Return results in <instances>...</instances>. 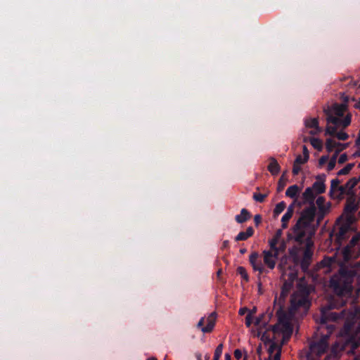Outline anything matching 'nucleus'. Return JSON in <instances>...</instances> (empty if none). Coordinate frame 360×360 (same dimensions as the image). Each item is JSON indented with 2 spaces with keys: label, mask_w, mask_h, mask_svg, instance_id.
<instances>
[{
  "label": "nucleus",
  "mask_w": 360,
  "mask_h": 360,
  "mask_svg": "<svg viewBox=\"0 0 360 360\" xmlns=\"http://www.w3.org/2000/svg\"><path fill=\"white\" fill-rule=\"evenodd\" d=\"M333 308L334 307L333 304H330L328 306L323 307L321 309L319 330H326V333H323L318 341L311 343L309 347L311 354H314L318 356H321L326 352L328 348V338L335 328L333 323H329V321H336L345 318L344 310L338 313L332 311Z\"/></svg>",
  "instance_id": "nucleus-1"
},
{
  "label": "nucleus",
  "mask_w": 360,
  "mask_h": 360,
  "mask_svg": "<svg viewBox=\"0 0 360 360\" xmlns=\"http://www.w3.org/2000/svg\"><path fill=\"white\" fill-rule=\"evenodd\" d=\"M347 110V105L338 103L333 104L331 108H324L323 112L326 116L327 123L341 127L343 129L347 128L350 125L352 120L351 113L348 112L345 115Z\"/></svg>",
  "instance_id": "nucleus-2"
},
{
  "label": "nucleus",
  "mask_w": 360,
  "mask_h": 360,
  "mask_svg": "<svg viewBox=\"0 0 360 360\" xmlns=\"http://www.w3.org/2000/svg\"><path fill=\"white\" fill-rule=\"evenodd\" d=\"M316 214L315 205H309L303 210L300 217L293 226L292 231L296 242L302 243L306 236V229L314 221Z\"/></svg>",
  "instance_id": "nucleus-3"
},
{
  "label": "nucleus",
  "mask_w": 360,
  "mask_h": 360,
  "mask_svg": "<svg viewBox=\"0 0 360 360\" xmlns=\"http://www.w3.org/2000/svg\"><path fill=\"white\" fill-rule=\"evenodd\" d=\"M271 314H262L259 316H258L255 321V325L258 327L263 326V328H260L261 330L265 329L263 336H264V333L269 329H271L274 335L278 333H282L283 340H288L293 331V328L291 323H277L274 326H269L268 328H266L268 324L267 321L266 320V317L267 316L269 319H271ZM259 333H262L260 331Z\"/></svg>",
  "instance_id": "nucleus-4"
},
{
  "label": "nucleus",
  "mask_w": 360,
  "mask_h": 360,
  "mask_svg": "<svg viewBox=\"0 0 360 360\" xmlns=\"http://www.w3.org/2000/svg\"><path fill=\"white\" fill-rule=\"evenodd\" d=\"M345 336L342 339L340 349L347 353L354 352L360 346V324L354 329L349 323L344 326Z\"/></svg>",
  "instance_id": "nucleus-5"
},
{
  "label": "nucleus",
  "mask_w": 360,
  "mask_h": 360,
  "mask_svg": "<svg viewBox=\"0 0 360 360\" xmlns=\"http://www.w3.org/2000/svg\"><path fill=\"white\" fill-rule=\"evenodd\" d=\"M311 302L307 292H295L290 297V310L295 311L302 308L305 310L309 309Z\"/></svg>",
  "instance_id": "nucleus-6"
},
{
  "label": "nucleus",
  "mask_w": 360,
  "mask_h": 360,
  "mask_svg": "<svg viewBox=\"0 0 360 360\" xmlns=\"http://www.w3.org/2000/svg\"><path fill=\"white\" fill-rule=\"evenodd\" d=\"M359 202L356 201L354 195H352L347 199L343 214L346 216L348 221H352L353 214L358 210Z\"/></svg>",
  "instance_id": "nucleus-7"
},
{
  "label": "nucleus",
  "mask_w": 360,
  "mask_h": 360,
  "mask_svg": "<svg viewBox=\"0 0 360 360\" xmlns=\"http://www.w3.org/2000/svg\"><path fill=\"white\" fill-rule=\"evenodd\" d=\"M330 285L338 295H345L351 291L350 284L345 281H342L341 279L331 278Z\"/></svg>",
  "instance_id": "nucleus-8"
},
{
  "label": "nucleus",
  "mask_w": 360,
  "mask_h": 360,
  "mask_svg": "<svg viewBox=\"0 0 360 360\" xmlns=\"http://www.w3.org/2000/svg\"><path fill=\"white\" fill-rule=\"evenodd\" d=\"M259 255L257 252H253L251 253L249 257V262L250 265L255 271L260 272V274L264 272L268 273V271L265 269L261 259H259Z\"/></svg>",
  "instance_id": "nucleus-9"
},
{
  "label": "nucleus",
  "mask_w": 360,
  "mask_h": 360,
  "mask_svg": "<svg viewBox=\"0 0 360 360\" xmlns=\"http://www.w3.org/2000/svg\"><path fill=\"white\" fill-rule=\"evenodd\" d=\"M278 308L276 311L278 316V323H290L292 316L295 314L293 311L289 309V312L283 309L284 304H278Z\"/></svg>",
  "instance_id": "nucleus-10"
},
{
  "label": "nucleus",
  "mask_w": 360,
  "mask_h": 360,
  "mask_svg": "<svg viewBox=\"0 0 360 360\" xmlns=\"http://www.w3.org/2000/svg\"><path fill=\"white\" fill-rule=\"evenodd\" d=\"M215 320H216V314H215V313H212L207 319L206 326L202 327V326L205 323V319L201 318L198 323V327L200 328L201 330L203 333H210L214 327Z\"/></svg>",
  "instance_id": "nucleus-11"
},
{
  "label": "nucleus",
  "mask_w": 360,
  "mask_h": 360,
  "mask_svg": "<svg viewBox=\"0 0 360 360\" xmlns=\"http://www.w3.org/2000/svg\"><path fill=\"white\" fill-rule=\"evenodd\" d=\"M326 179V176L324 174H319L316 176V181L313 184L312 190L316 192V194H322L326 192V184L325 181Z\"/></svg>",
  "instance_id": "nucleus-12"
},
{
  "label": "nucleus",
  "mask_w": 360,
  "mask_h": 360,
  "mask_svg": "<svg viewBox=\"0 0 360 360\" xmlns=\"http://www.w3.org/2000/svg\"><path fill=\"white\" fill-rule=\"evenodd\" d=\"M293 287L292 281H285L282 287L280 296L278 300V304H284L285 298Z\"/></svg>",
  "instance_id": "nucleus-13"
},
{
  "label": "nucleus",
  "mask_w": 360,
  "mask_h": 360,
  "mask_svg": "<svg viewBox=\"0 0 360 360\" xmlns=\"http://www.w3.org/2000/svg\"><path fill=\"white\" fill-rule=\"evenodd\" d=\"M313 252L309 248H306L303 252V257L300 262L302 269L305 271L308 269L312 258Z\"/></svg>",
  "instance_id": "nucleus-14"
},
{
  "label": "nucleus",
  "mask_w": 360,
  "mask_h": 360,
  "mask_svg": "<svg viewBox=\"0 0 360 360\" xmlns=\"http://www.w3.org/2000/svg\"><path fill=\"white\" fill-rule=\"evenodd\" d=\"M264 264L270 269L275 268L276 260L272 257L271 253L265 250L262 252Z\"/></svg>",
  "instance_id": "nucleus-15"
},
{
  "label": "nucleus",
  "mask_w": 360,
  "mask_h": 360,
  "mask_svg": "<svg viewBox=\"0 0 360 360\" xmlns=\"http://www.w3.org/2000/svg\"><path fill=\"white\" fill-rule=\"evenodd\" d=\"M302 198L304 203H308L309 205H315L314 200L316 195L312 190V188L307 187L302 193Z\"/></svg>",
  "instance_id": "nucleus-16"
},
{
  "label": "nucleus",
  "mask_w": 360,
  "mask_h": 360,
  "mask_svg": "<svg viewBox=\"0 0 360 360\" xmlns=\"http://www.w3.org/2000/svg\"><path fill=\"white\" fill-rule=\"evenodd\" d=\"M316 205L318 207V210L323 212L324 211L329 212L330 208V203H326V199L323 196H319L316 200Z\"/></svg>",
  "instance_id": "nucleus-17"
},
{
  "label": "nucleus",
  "mask_w": 360,
  "mask_h": 360,
  "mask_svg": "<svg viewBox=\"0 0 360 360\" xmlns=\"http://www.w3.org/2000/svg\"><path fill=\"white\" fill-rule=\"evenodd\" d=\"M305 126L308 128H314L316 129L315 131H311L310 134L312 135L316 134L321 131V129L319 127V121L316 118H310L305 120Z\"/></svg>",
  "instance_id": "nucleus-18"
},
{
  "label": "nucleus",
  "mask_w": 360,
  "mask_h": 360,
  "mask_svg": "<svg viewBox=\"0 0 360 360\" xmlns=\"http://www.w3.org/2000/svg\"><path fill=\"white\" fill-rule=\"evenodd\" d=\"M293 212V204H292L288 207L287 212L282 217L281 222L283 229H286L288 227V222L291 219Z\"/></svg>",
  "instance_id": "nucleus-19"
},
{
  "label": "nucleus",
  "mask_w": 360,
  "mask_h": 360,
  "mask_svg": "<svg viewBox=\"0 0 360 360\" xmlns=\"http://www.w3.org/2000/svg\"><path fill=\"white\" fill-rule=\"evenodd\" d=\"M254 234V229L249 226L245 231H240L235 238L236 241L246 240Z\"/></svg>",
  "instance_id": "nucleus-20"
},
{
  "label": "nucleus",
  "mask_w": 360,
  "mask_h": 360,
  "mask_svg": "<svg viewBox=\"0 0 360 360\" xmlns=\"http://www.w3.org/2000/svg\"><path fill=\"white\" fill-rule=\"evenodd\" d=\"M282 234V230L278 229L273 238L269 240V245L271 249H276V246L280 243Z\"/></svg>",
  "instance_id": "nucleus-21"
},
{
  "label": "nucleus",
  "mask_w": 360,
  "mask_h": 360,
  "mask_svg": "<svg viewBox=\"0 0 360 360\" xmlns=\"http://www.w3.org/2000/svg\"><path fill=\"white\" fill-rule=\"evenodd\" d=\"M281 169L277 160L274 158H270V162L268 165V170L272 175H277Z\"/></svg>",
  "instance_id": "nucleus-22"
},
{
  "label": "nucleus",
  "mask_w": 360,
  "mask_h": 360,
  "mask_svg": "<svg viewBox=\"0 0 360 360\" xmlns=\"http://www.w3.org/2000/svg\"><path fill=\"white\" fill-rule=\"evenodd\" d=\"M250 217L251 214L250 212L247 209L243 208L240 211V214H237L235 217V219L238 224H243L248 221L250 218Z\"/></svg>",
  "instance_id": "nucleus-23"
},
{
  "label": "nucleus",
  "mask_w": 360,
  "mask_h": 360,
  "mask_svg": "<svg viewBox=\"0 0 360 360\" xmlns=\"http://www.w3.org/2000/svg\"><path fill=\"white\" fill-rule=\"evenodd\" d=\"M300 191V189L299 186L297 184H294L287 188L285 195L291 198H297Z\"/></svg>",
  "instance_id": "nucleus-24"
},
{
  "label": "nucleus",
  "mask_w": 360,
  "mask_h": 360,
  "mask_svg": "<svg viewBox=\"0 0 360 360\" xmlns=\"http://www.w3.org/2000/svg\"><path fill=\"white\" fill-rule=\"evenodd\" d=\"M346 146H347V144H342L339 142H336L332 139H328L326 141V148L329 153L332 152L333 149L338 146L345 147Z\"/></svg>",
  "instance_id": "nucleus-25"
},
{
  "label": "nucleus",
  "mask_w": 360,
  "mask_h": 360,
  "mask_svg": "<svg viewBox=\"0 0 360 360\" xmlns=\"http://www.w3.org/2000/svg\"><path fill=\"white\" fill-rule=\"evenodd\" d=\"M341 183L340 180L338 179H334L330 181V188L329 191V195L331 198L335 199V193L337 192L338 187L340 186V184Z\"/></svg>",
  "instance_id": "nucleus-26"
},
{
  "label": "nucleus",
  "mask_w": 360,
  "mask_h": 360,
  "mask_svg": "<svg viewBox=\"0 0 360 360\" xmlns=\"http://www.w3.org/2000/svg\"><path fill=\"white\" fill-rule=\"evenodd\" d=\"M288 181V178L285 175V172H283L282 175L281 176L277 186V191L281 192L285 188L286 183Z\"/></svg>",
  "instance_id": "nucleus-27"
},
{
  "label": "nucleus",
  "mask_w": 360,
  "mask_h": 360,
  "mask_svg": "<svg viewBox=\"0 0 360 360\" xmlns=\"http://www.w3.org/2000/svg\"><path fill=\"white\" fill-rule=\"evenodd\" d=\"M286 207L285 202L284 201H281L278 202L274 210V217H278L281 213H282Z\"/></svg>",
  "instance_id": "nucleus-28"
},
{
  "label": "nucleus",
  "mask_w": 360,
  "mask_h": 360,
  "mask_svg": "<svg viewBox=\"0 0 360 360\" xmlns=\"http://www.w3.org/2000/svg\"><path fill=\"white\" fill-rule=\"evenodd\" d=\"M309 141L314 148L317 149L319 151L322 150L323 142L321 139L312 137L309 139Z\"/></svg>",
  "instance_id": "nucleus-29"
},
{
  "label": "nucleus",
  "mask_w": 360,
  "mask_h": 360,
  "mask_svg": "<svg viewBox=\"0 0 360 360\" xmlns=\"http://www.w3.org/2000/svg\"><path fill=\"white\" fill-rule=\"evenodd\" d=\"M337 192H338V193L336 194V193H335V198H341L345 194H350V191L347 188L345 187V185L340 186Z\"/></svg>",
  "instance_id": "nucleus-30"
},
{
  "label": "nucleus",
  "mask_w": 360,
  "mask_h": 360,
  "mask_svg": "<svg viewBox=\"0 0 360 360\" xmlns=\"http://www.w3.org/2000/svg\"><path fill=\"white\" fill-rule=\"evenodd\" d=\"M359 182V179H357L356 177H353L350 179L345 184V187L347 188L350 193L352 191V189L357 185Z\"/></svg>",
  "instance_id": "nucleus-31"
},
{
  "label": "nucleus",
  "mask_w": 360,
  "mask_h": 360,
  "mask_svg": "<svg viewBox=\"0 0 360 360\" xmlns=\"http://www.w3.org/2000/svg\"><path fill=\"white\" fill-rule=\"evenodd\" d=\"M354 165L353 163L347 164L345 167H343L342 169L338 172V176L346 175L349 174L350 171L352 169Z\"/></svg>",
  "instance_id": "nucleus-32"
},
{
  "label": "nucleus",
  "mask_w": 360,
  "mask_h": 360,
  "mask_svg": "<svg viewBox=\"0 0 360 360\" xmlns=\"http://www.w3.org/2000/svg\"><path fill=\"white\" fill-rule=\"evenodd\" d=\"M237 273L240 275L242 278L246 282L249 281V276L246 269L243 266H238L236 270Z\"/></svg>",
  "instance_id": "nucleus-33"
},
{
  "label": "nucleus",
  "mask_w": 360,
  "mask_h": 360,
  "mask_svg": "<svg viewBox=\"0 0 360 360\" xmlns=\"http://www.w3.org/2000/svg\"><path fill=\"white\" fill-rule=\"evenodd\" d=\"M338 126H327L325 131L326 135L336 136Z\"/></svg>",
  "instance_id": "nucleus-34"
},
{
  "label": "nucleus",
  "mask_w": 360,
  "mask_h": 360,
  "mask_svg": "<svg viewBox=\"0 0 360 360\" xmlns=\"http://www.w3.org/2000/svg\"><path fill=\"white\" fill-rule=\"evenodd\" d=\"M222 349L223 345L219 344L215 349L213 360H219L222 354Z\"/></svg>",
  "instance_id": "nucleus-35"
},
{
  "label": "nucleus",
  "mask_w": 360,
  "mask_h": 360,
  "mask_svg": "<svg viewBox=\"0 0 360 360\" xmlns=\"http://www.w3.org/2000/svg\"><path fill=\"white\" fill-rule=\"evenodd\" d=\"M266 197L267 194H262L258 193H254L252 196L253 199L259 202H263Z\"/></svg>",
  "instance_id": "nucleus-36"
},
{
  "label": "nucleus",
  "mask_w": 360,
  "mask_h": 360,
  "mask_svg": "<svg viewBox=\"0 0 360 360\" xmlns=\"http://www.w3.org/2000/svg\"><path fill=\"white\" fill-rule=\"evenodd\" d=\"M290 256L293 259L295 263H297L299 257L297 255V249L295 248H290L288 250Z\"/></svg>",
  "instance_id": "nucleus-37"
},
{
  "label": "nucleus",
  "mask_w": 360,
  "mask_h": 360,
  "mask_svg": "<svg viewBox=\"0 0 360 360\" xmlns=\"http://www.w3.org/2000/svg\"><path fill=\"white\" fill-rule=\"evenodd\" d=\"M339 140H341V141H346L347 139H348L349 138V135L346 133V132H344V131H339V132H337L336 134V136H335Z\"/></svg>",
  "instance_id": "nucleus-38"
},
{
  "label": "nucleus",
  "mask_w": 360,
  "mask_h": 360,
  "mask_svg": "<svg viewBox=\"0 0 360 360\" xmlns=\"http://www.w3.org/2000/svg\"><path fill=\"white\" fill-rule=\"evenodd\" d=\"M328 211H324L323 212H321V211L318 210L317 213V224L319 225L321 221L323 219L326 214L328 213Z\"/></svg>",
  "instance_id": "nucleus-39"
},
{
  "label": "nucleus",
  "mask_w": 360,
  "mask_h": 360,
  "mask_svg": "<svg viewBox=\"0 0 360 360\" xmlns=\"http://www.w3.org/2000/svg\"><path fill=\"white\" fill-rule=\"evenodd\" d=\"M267 251L270 252L271 253L272 257H274L276 260L278 259L279 254L281 253L280 251L277 249V246H276V249H269Z\"/></svg>",
  "instance_id": "nucleus-40"
},
{
  "label": "nucleus",
  "mask_w": 360,
  "mask_h": 360,
  "mask_svg": "<svg viewBox=\"0 0 360 360\" xmlns=\"http://www.w3.org/2000/svg\"><path fill=\"white\" fill-rule=\"evenodd\" d=\"M328 155H323L321 156L319 160V166L322 167L324 165L328 160Z\"/></svg>",
  "instance_id": "nucleus-41"
},
{
  "label": "nucleus",
  "mask_w": 360,
  "mask_h": 360,
  "mask_svg": "<svg viewBox=\"0 0 360 360\" xmlns=\"http://www.w3.org/2000/svg\"><path fill=\"white\" fill-rule=\"evenodd\" d=\"M307 161H304V157H302L301 155H299L296 157L295 161H294V163L297 164V165H303L304 164L305 162H307Z\"/></svg>",
  "instance_id": "nucleus-42"
},
{
  "label": "nucleus",
  "mask_w": 360,
  "mask_h": 360,
  "mask_svg": "<svg viewBox=\"0 0 360 360\" xmlns=\"http://www.w3.org/2000/svg\"><path fill=\"white\" fill-rule=\"evenodd\" d=\"M303 157L304 161H308L309 158V153L306 146H303L302 147Z\"/></svg>",
  "instance_id": "nucleus-43"
},
{
  "label": "nucleus",
  "mask_w": 360,
  "mask_h": 360,
  "mask_svg": "<svg viewBox=\"0 0 360 360\" xmlns=\"http://www.w3.org/2000/svg\"><path fill=\"white\" fill-rule=\"evenodd\" d=\"M300 170H301L300 165L293 163V167H292L293 175H297L299 174V172H300Z\"/></svg>",
  "instance_id": "nucleus-44"
},
{
  "label": "nucleus",
  "mask_w": 360,
  "mask_h": 360,
  "mask_svg": "<svg viewBox=\"0 0 360 360\" xmlns=\"http://www.w3.org/2000/svg\"><path fill=\"white\" fill-rule=\"evenodd\" d=\"M277 245V249L280 251V252H283L285 251L286 245L284 240H281V243Z\"/></svg>",
  "instance_id": "nucleus-45"
},
{
  "label": "nucleus",
  "mask_w": 360,
  "mask_h": 360,
  "mask_svg": "<svg viewBox=\"0 0 360 360\" xmlns=\"http://www.w3.org/2000/svg\"><path fill=\"white\" fill-rule=\"evenodd\" d=\"M348 159V157L346 153L342 154L338 159V163L339 164H343L345 163Z\"/></svg>",
  "instance_id": "nucleus-46"
},
{
  "label": "nucleus",
  "mask_w": 360,
  "mask_h": 360,
  "mask_svg": "<svg viewBox=\"0 0 360 360\" xmlns=\"http://www.w3.org/2000/svg\"><path fill=\"white\" fill-rule=\"evenodd\" d=\"M252 323V316H251V314H247L246 317H245V325L247 326V327H250Z\"/></svg>",
  "instance_id": "nucleus-47"
},
{
  "label": "nucleus",
  "mask_w": 360,
  "mask_h": 360,
  "mask_svg": "<svg viewBox=\"0 0 360 360\" xmlns=\"http://www.w3.org/2000/svg\"><path fill=\"white\" fill-rule=\"evenodd\" d=\"M254 222L256 226H258L262 222V217L260 214H256L254 217Z\"/></svg>",
  "instance_id": "nucleus-48"
},
{
  "label": "nucleus",
  "mask_w": 360,
  "mask_h": 360,
  "mask_svg": "<svg viewBox=\"0 0 360 360\" xmlns=\"http://www.w3.org/2000/svg\"><path fill=\"white\" fill-rule=\"evenodd\" d=\"M336 162H334V160H330L327 166L328 171L333 170L335 167Z\"/></svg>",
  "instance_id": "nucleus-49"
},
{
  "label": "nucleus",
  "mask_w": 360,
  "mask_h": 360,
  "mask_svg": "<svg viewBox=\"0 0 360 360\" xmlns=\"http://www.w3.org/2000/svg\"><path fill=\"white\" fill-rule=\"evenodd\" d=\"M234 356L236 359L239 360L242 357V352L239 349L234 351Z\"/></svg>",
  "instance_id": "nucleus-50"
},
{
  "label": "nucleus",
  "mask_w": 360,
  "mask_h": 360,
  "mask_svg": "<svg viewBox=\"0 0 360 360\" xmlns=\"http://www.w3.org/2000/svg\"><path fill=\"white\" fill-rule=\"evenodd\" d=\"M345 147H342V148L340 149H337L335 153H334V155L331 157L330 160H334V162H336L337 161V158H338V155L339 154V153Z\"/></svg>",
  "instance_id": "nucleus-51"
},
{
  "label": "nucleus",
  "mask_w": 360,
  "mask_h": 360,
  "mask_svg": "<svg viewBox=\"0 0 360 360\" xmlns=\"http://www.w3.org/2000/svg\"><path fill=\"white\" fill-rule=\"evenodd\" d=\"M281 359V349L275 354L274 356V360H280Z\"/></svg>",
  "instance_id": "nucleus-52"
},
{
  "label": "nucleus",
  "mask_w": 360,
  "mask_h": 360,
  "mask_svg": "<svg viewBox=\"0 0 360 360\" xmlns=\"http://www.w3.org/2000/svg\"><path fill=\"white\" fill-rule=\"evenodd\" d=\"M246 312H248V309L246 307L240 308L239 310L240 315H244Z\"/></svg>",
  "instance_id": "nucleus-53"
},
{
  "label": "nucleus",
  "mask_w": 360,
  "mask_h": 360,
  "mask_svg": "<svg viewBox=\"0 0 360 360\" xmlns=\"http://www.w3.org/2000/svg\"><path fill=\"white\" fill-rule=\"evenodd\" d=\"M258 292L259 294H262V284L261 281H257Z\"/></svg>",
  "instance_id": "nucleus-54"
},
{
  "label": "nucleus",
  "mask_w": 360,
  "mask_h": 360,
  "mask_svg": "<svg viewBox=\"0 0 360 360\" xmlns=\"http://www.w3.org/2000/svg\"><path fill=\"white\" fill-rule=\"evenodd\" d=\"M229 240H224L222 244V248L223 249L227 248H229Z\"/></svg>",
  "instance_id": "nucleus-55"
},
{
  "label": "nucleus",
  "mask_w": 360,
  "mask_h": 360,
  "mask_svg": "<svg viewBox=\"0 0 360 360\" xmlns=\"http://www.w3.org/2000/svg\"><path fill=\"white\" fill-rule=\"evenodd\" d=\"M355 146H360V133L358 134V137L355 141Z\"/></svg>",
  "instance_id": "nucleus-56"
},
{
  "label": "nucleus",
  "mask_w": 360,
  "mask_h": 360,
  "mask_svg": "<svg viewBox=\"0 0 360 360\" xmlns=\"http://www.w3.org/2000/svg\"><path fill=\"white\" fill-rule=\"evenodd\" d=\"M256 311H257V309H256V308H255V307H254V308H253L252 309H251V310H249V309H248V314H251V316H253V315L256 313Z\"/></svg>",
  "instance_id": "nucleus-57"
},
{
  "label": "nucleus",
  "mask_w": 360,
  "mask_h": 360,
  "mask_svg": "<svg viewBox=\"0 0 360 360\" xmlns=\"http://www.w3.org/2000/svg\"><path fill=\"white\" fill-rule=\"evenodd\" d=\"M345 228H344V227H341V228L340 229V231H339L340 235V236H343V235L345 234Z\"/></svg>",
  "instance_id": "nucleus-58"
},
{
  "label": "nucleus",
  "mask_w": 360,
  "mask_h": 360,
  "mask_svg": "<svg viewBox=\"0 0 360 360\" xmlns=\"http://www.w3.org/2000/svg\"><path fill=\"white\" fill-rule=\"evenodd\" d=\"M225 360H231V355L228 353L225 354Z\"/></svg>",
  "instance_id": "nucleus-59"
},
{
  "label": "nucleus",
  "mask_w": 360,
  "mask_h": 360,
  "mask_svg": "<svg viewBox=\"0 0 360 360\" xmlns=\"http://www.w3.org/2000/svg\"><path fill=\"white\" fill-rule=\"evenodd\" d=\"M354 108L360 110V101H358L357 103H355Z\"/></svg>",
  "instance_id": "nucleus-60"
},
{
  "label": "nucleus",
  "mask_w": 360,
  "mask_h": 360,
  "mask_svg": "<svg viewBox=\"0 0 360 360\" xmlns=\"http://www.w3.org/2000/svg\"><path fill=\"white\" fill-rule=\"evenodd\" d=\"M246 252H247V249L246 248H241L240 250V253L242 254V255L245 254Z\"/></svg>",
  "instance_id": "nucleus-61"
},
{
  "label": "nucleus",
  "mask_w": 360,
  "mask_h": 360,
  "mask_svg": "<svg viewBox=\"0 0 360 360\" xmlns=\"http://www.w3.org/2000/svg\"><path fill=\"white\" fill-rule=\"evenodd\" d=\"M195 356H196V358H197V359H198V360H202V359H201V354H200V353H196V354H195Z\"/></svg>",
  "instance_id": "nucleus-62"
},
{
  "label": "nucleus",
  "mask_w": 360,
  "mask_h": 360,
  "mask_svg": "<svg viewBox=\"0 0 360 360\" xmlns=\"http://www.w3.org/2000/svg\"><path fill=\"white\" fill-rule=\"evenodd\" d=\"M354 155H355V156L360 157V148H359V150H357L356 151V153H354Z\"/></svg>",
  "instance_id": "nucleus-63"
},
{
  "label": "nucleus",
  "mask_w": 360,
  "mask_h": 360,
  "mask_svg": "<svg viewBox=\"0 0 360 360\" xmlns=\"http://www.w3.org/2000/svg\"><path fill=\"white\" fill-rule=\"evenodd\" d=\"M306 360H314V359L311 358V354H309L307 355V359Z\"/></svg>",
  "instance_id": "nucleus-64"
}]
</instances>
